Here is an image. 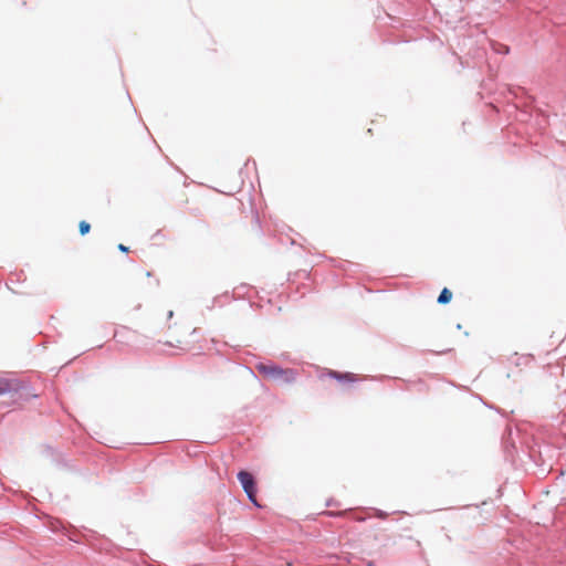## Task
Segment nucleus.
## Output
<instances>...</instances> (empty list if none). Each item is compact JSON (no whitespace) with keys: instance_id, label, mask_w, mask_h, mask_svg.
<instances>
[{"instance_id":"obj_1","label":"nucleus","mask_w":566,"mask_h":566,"mask_svg":"<svg viewBox=\"0 0 566 566\" xmlns=\"http://www.w3.org/2000/svg\"><path fill=\"white\" fill-rule=\"evenodd\" d=\"M255 369L264 377L280 381L282 384H292L295 381L297 371L293 368H282L275 364L258 363Z\"/></svg>"},{"instance_id":"obj_2","label":"nucleus","mask_w":566,"mask_h":566,"mask_svg":"<svg viewBox=\"0 0 566 566\" xmlns=\"http://www.w3.org/2000/svg\"><path fill=\"white\" fill-rule=\"evenodd\" d=\"M24 389H27L24 381L18 378L0 377V396L10 395L13 401H18L23 398Z\"/></svg>"},{"instance_id":"obj_3","label":"nucleus","mask_w":566,"mask_h":566,"mask_svg":"<svg viewBox=\"0 0 566 566\" xmlns=\"http://www.w3.org/2000/svg\"><path fill=\"white\" fill-rule=\"evenodd\" d=\"M238 480L240 481L241 486L250 502H252L255 506H260L256 501L258 489L254 476L250 472L242 470L238 473Z\"/></svg>"},{"instance_id":"obj_4","label":"nucleus","mask_w":566,"mask_h":566,"mask_svg":"<svg viewBox=\"0 0 566 566\" xmlns=\"http://www.w3.org/2000/svg\"><path fill=\"white\" fill-rule=\"evenodd\" d=\"M329 376L332 378H335L336 380L343 382V381H354L355 375L350 373H338V371H329Z\"/></svg>"},{"instance_id":"obj_5","label":"nucleus","mask_w":566,"mask_h":566,"mask_svg":"<svg viewBox=\"0 0 566 566\" xmlns=\"http://www.w3.org/2000/svg\"><path fill=\"white\" fill-rule=\"evenodd\" d=\"M452 298V292L444 287L441 292H440V295L438 297V303L439 304H448Z\"/></svg>"},{"instance_id":"obj_6","label":"nucleus","mask_w":566,"mask_h":566,"mask_svg":"<svg viewBox=\"0 0 566 566\" xmlns=\"http://www.w3.org/2000/svg\"><path fill=\"white\" fill-rule=\"evenodd\" d=\"M78 230H80V233L82 235H85V234H87L90 232L91 224L88 222H86V221H81L80 226H78Z\"/></svg>"},{"instance_id":"obj_7","label":"nucleus","mask_w":566,"mask_h":566,"mask_svg":"<svg viewBox=\"0 0 566 566\" xmlns=\"http://www.w3.org/2000/svg\"><path fill=\"white\" fill-rule=\"evenodd\" d=\"M375 515L378 518H386L388 514L386 512L381 511V510H375Z\"/></svg>"},{"instance_id":"obj_8","label":"nucleus","mask_w":566,"mask_h":566,"mask_svg":"<svg viewBox=\"0 0 566 566\" xmlns=\"http://www.w3.org/2000/svg\"><path fill=\"white\" fill-rule=\"evenodd\" d=\"M499 52H500V53H504V54L509 53V46H506V45H501V50H499Z\"/></svg>"},{"instance_id":"obj_9","label":"nucleus","mask_w":566,"mask_h":566,"mask_svg":"<svg viewBox=\"0 0 566 566\" xmlns=\"http://www.w3.org/2000/svg\"><path fill=\"white\" fill-rule=\"evenodd\" d=\"M118 250L122 251V252H127L128 251V247L124 245V244H118Z\"/></svg>"},{"instance_id":"obj_10","label":"nucleus","mask_w":566,"mask_h":566,"mask_svg":"<svg viewBox=\"0 0 566 566\" xmlns=\"http://www.w3.org/2000/svg\"><path fill=\"white\" fill-rule=\"evenodd\" d=\"M326 514L329 515V516H340V515H343V512H336V513H334V512H326Z\"/></svg>"},{"instance_id":"obj_11","label":"nucleus","mask_w":566,"mask_h":566,"mask_svg":"<svg viewBox=\"0 0 566 566\" xmlns=\"http://www.w3.org/2000/svg\"><path fill=\"white\" fill-rule=\"evenodd\" d=\"M326 505H327V506H332V505H336V503L334 502V500H332V499H331V500H328V501L326 502Z\"/></svg>"},{"instance_id":"obj_12","label":"nucleus","mask_w":566,"mask_h":566,"mask_svg":"<svg viewBox=\"0 0 566 566\" xmlns=\"http://www.w3.org/2000/svg\"><path fill=\"white\" fill-rule=\"evenodd\" d=\"M172 315H174V312H172V311H169V313H168V317H172Z\"/></svg>"}]
</instances>
